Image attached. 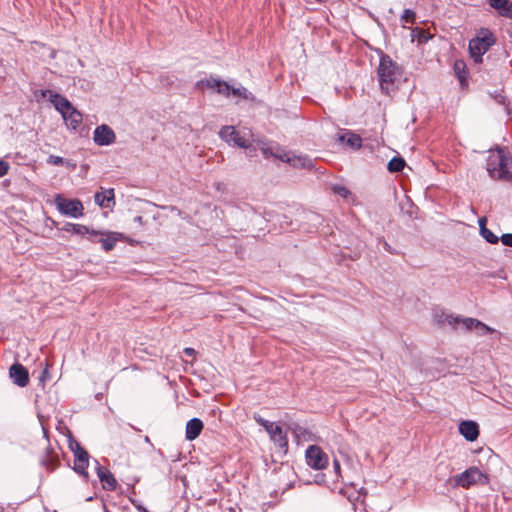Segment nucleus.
Wrapping results in <instances>:
<instances>
[{
    "label": "nucleus",
    "instance_id": "obj_7",
    "mask_svg": "<svg viewBox=\"0 0 512 512\" xmlns=\"http://www.w3.org/2000/svg\"><path fill=\"white\" fill-rule=\"evenodd\" d=\"M447 323L455 327L456 324H462L466 331L477 330L479 335L491 334L494 332V329L487 326L485 323L481 322L475 318H462L460 316H447Z\"/></svg>",
    "mask_w": 512,
    "mask_h": 512
},
{
    "label": "nucleus",
    "instance_id": "obj_18",
    "mask_svg": "<svg viewBox=\"0 0 512 512\" xmlns=\"http://www.w3.org/2000/svg\"><path fill=\"white\" fill-rule=\"evenodd\" d=\"M97 475L103 485V488L108 491H114L117 486V481L113 474L106 470L105 468L101 467L100 465L97 466Z\"/></svg>",
    "mask_w": 512,
    "mask_h": 512
},
{
    "label": "nucleus",
    "instance_id": "obj_42",
    "mask_svg": "<svg viewBox=\"0 0 512 512\" xmlns=\"http://www.w3.org/2000/svg\"><path fill=\"white\" fill-rule=\"evenodd\" d=\"M447 316L449 315L441 312V314H435V319L438 323H444L447 322Z\"/></svg>",
    "mask_w": 512,
    "mask_h": 512
},
{
    "label": "nucleus",
    "instance_id": "obj_30",
    "mask_svg": "<svg viewBox=\"0 0 512 512\" xmlns=\"http://www.w3.org/2000/svg\"><path fill=\"white\" fill-rule=\"evenodd\" d=\"M401 20L405 23H415L416 13L411 9H405L401 16Z\"/></svg>",
    "mask_w": 512,
    "mask_h": 512
},
{
    "label": "nucleus",
    "instance_id": "obj_34",
    "mask_svg": "<svg viewBox=\"0 0 512 512\" xmlns=\"http://www.w3.org/2000/svg\"><path fill=\"white\" fill-rule=\"evenodd\" d=\"M464 69H465L464 62H462V61H456L455 62L454 70H455V73L457 74L458 78L461 81L465 78V75L462 74V73H464Z\"/></svg>",
    "mask_w": 512,
    "mask_h": 512
},
{
    "label": "nucleus",
    "instance_id": "obj_44",
    "mask_svg": "<svg viewBox=\"0 0 512 512\" xmlns=\"http://www.w3.org/2000/svg\"><path fill=\"white\" fill-rule=\"evenodd\" d=\"M48 376V367H46L43 371H42V374H41V377H40V380L42 382H44L46 380Z\"/></svg>",
    "mask_w": 512,
    "mask_h": 512
},
{
    "label": "nucleus",
    "instance_id": "obj_21",
    "mask_svg": "<svg viewBox=\"0 0 512 512\" xmlns=\"http://www.w3.org/2000/svg\"><path fill=\"white\" fill-rule=\"evenodd\" d=\"M285 162L295 168L311 169L313 167V161L306 155L291 154L290 158H285Z\"/></svg>",
    "mask_w": 512,
    "mask_h": 512
},
{
    "label": "nucleus",
    "instance_id": "obj_36",
    "mask_svg": "<svg viewBox=\"0 0 512 512\" xmlns=\"http://www.w3.org/2000/svg\"><path fill=\"white\" fill-rule=\"evenodd\" d=\"M47 163L51 164V165L59 166V165H62L64 163V159L62 157H60V156L50 155L47 158Z\"/></svg>",
    "mask_w": 512,
    "mask_h": 512
},
{
    "label": "nucleus",
    "instance_id": "obj_33",
    "mask_svg": "<svg viewBox=\"0 0 512 512\" xmlns=\"http://www.w3.org/2000/svg\"><path fill=\"white\" fill-rule=\"evenodd\" d=\"M233 95L235 97H241V98H244V99H247L248 96H247V89L244 88V87H238V88H233L231 87V91H230V95Z\"/></svg>",
    "mask_w": 512,
    "mask_h": 512
},
{
    "label": "nucleus",
    "instance_id": "obj_35",
    "mask_svg": "<svg viewBox=\"0 0 512 512\" xmlns=\"http://www.w3.org/2000/svg\"><path fill=\"white\" fill-rule=\"evenodd\" d=\"M261 152L265 158L274 157L275 146L264 145L261 147Z\"/></svg>",
    "mask_w": 512,
    "mask_h": 512
},
{
    "label": "nucleus",
    "instance_id": "obj_46",
    "mask_svg": "<svg viewBox=\"0 0 512 512\" xmlns=\"http://www.w3.org/2000/svg\"><path fill=\"white\" fill-rule=\"evenodd\" d=\"M479 226H480V229L482 228V226H485L486 225V218L485 217H482L479 219Z\"/></svg>",
    "mask_w": 512,
    "mask_h": 512
},
{
    "label": "nucleus",
    "instance_id": "obj_3",
    "mask_svg": "<svg viewBox=\"0 0 512 512\" xmlns=\"http://www.w3.org/2000/svg\"><path fill=\"white\" fill-rule=\"evenodd\" d=\"M377 75L381 90L388 94L397 78V66L388 55L381 56Z\"/></svg>",
    "mask_w": 512,
    "mask_h": 512
},
{
    "label": "nucleus",
    "instance_id": "obj_10",
    "mask_svg": "<svg viewBox=\"0 0 512 512\" xmlns=\"http://www.w3.org/2000/svg\"><path fill=\"white\" fill-rule=\"evenodd\" d=\"M115 133L108 125H100L94 130L93 139L99 146H106L114 143Z\"/></svg>",
    "mask_w": 512,
    "mask_h": 512
},
{
    "label": "nucleus",
    "instance_id": "obj_47",
    "mask_svg": "<svg viewBox=\"0 0 512 512\" xmlns=\"http://www.w3.org/2000/svg\"><path fill=\"white\" fill-rule=\"evenodd\" d=\"M185 353L187 355H193L195 353L194 349L193 348H186L185 349Z\"/></svg>",
    "mask_w": 512,
    "mask_h": 512
},
{
    "label": "nucleus",
    "instance_id": "obj_25",
    "mask_svg": "<svg viewBox=\"0 0 512 512\" xmlns=\"http://www.w3.org/2000/svg\"><path fill=\"white\" fill-rule=\"evenodd\" d=\"M70 447L74 453V461H89L88 452L78 442L71 444Z\"/></svg>",
    "mask_w": 512,
    "mask_h": 512
},
{
    "label": "nucleus",
    "instance_id": "obj_17",
    "mask_svg": "<svg viewBox=\"0 0 512 512\" xmlns=\"http://www.w3.org/2000/svg\"><path fill=\"white\" fill-rule=\"evenodd\" d=\"M488 4L497 11L499 16L512 18V1L511 0H487Z\"/></svg>",
    "mask_w": 512,
    "mask_h": 512
},
{
    "label": "nucleus",
    "instance_id": "obj_4",
    "mask_svg": "<svg viewBox=\"0 0 512 512\" xmlns=\"http://www.w3.org/2000/svg\"><path fill=\"white\" fill-rule=\"evenodd\" d=\"M495 43L493 34L486 30L481 37H476L469 42V52L475 63H482L483 55Z\"/></svg>",
    "mask_w": 512,
    "mask_h": 512
},
{
    "label": "nucleus",
    "instance_id": "obj_19",
    "mask_svg": "<svg viewBox=\"0 0 512 512\" xmlns=\"http://www.w3.org/2000/svg\"><path fill=\"white\" fill-rule=\"evenodd\" d=\"M95 203L102 208H112L115 205L114 189H106L97 192L94 196Z\"/></svg>",
    "mask_w": 512,
    "mask_h": 512
},
{
    "label": "nucleus",
    "instance_id": "obj_8",
    "mask_svg": "<svg viewBox=\"0 0 512 512\" xmlns=\"http://www.w3.org/2000/svg\"><path fill=\"white\" fill-rule=\"evenodd\" d=\"M219 137L231 146L240 148H248L250 146L249 141L234 126H223L219 131Z\"/></svg>",
    "mask_w": 512,
    "mask_h": 512
},
{
    "label": "nucleus",
    "instance_id": "obj_24",
    "mask_svg": "<svg viewBox=\"0 0 512 512\" xmlns=\"http://www.w3.org/2000/svg\"><path fill=\"white\" fill-rule=\"evenodd\" d=\"M411 38L412 41L417 40L419 44H424L432 38V34L426 30L416 27L411 30Z\"/></svg>",
    "mask_w": 512,
    "mask_h": 512
},
{
    "label": "nucleus",
    "instance_id": "obj_38",
    "mask_svg": "<svg viewBox=\"0 0 512 512\" xmlns=\"http://www.w3.org/2000/svg\"><path fill=\"white\" fill-rule=\"evenodd\" d=\"M334 192L344 198H346L348 196V194L350 193L349 190L347 188H345L344 186H336L334 188Z\"/></svg>",
    "mask_w": 512,
    "mask_h": 512
},
{
    "label": "nucleus",
    "instance_id": "obj_48",
    "mask_svg": "<svg viewBox=\"0 0 512 512\" xmlns=\"http://www.w3.org/2000/svg\"><path fill=\"white\" fill-rule=\"evenodd\" d=\"M134 221L139 223V224H142L143 223V217L142 216H136L134 218Z\"/></svg>",
    "mask_w": 512,
    "mask_h": 512
},
{
    "label": "nucleus",
    "instance_id": "obj_37",
    "mask_svg": "<svg viewBox=\"0 0 512 512\" xmlns=\"http://www.w3.org/2000/svg\"><path fill=\"white\" fill-rule=\"evenodd\" d=\"M501 242L505 246L512 247V234L511 233L503 234L501 236Z\"/></svg>",
    "mask_w": 512,
    "mask_h": 512
},
{
    "label": "nucleus",
    "instance_id": "obj_28",
    "mask_svg": "<svg viewBox=\"0 0 512 512\" xmlns=\"http://www.w3.org/2000/svg\"><path fill=\"white\" fill-rule=\"evenodd\" d=\"M481 236L491 244H496L499 241L498 236H496L490 229H488L486 226H482L480 231Z\"/></svg>",
    "mask_w": 512,
    "mask_h": 512
},
{
    "label": "nucleus",
    "instance_id": "obj_6",
    "mask_svg": "<svg viewBox=\"0 0 512 512\" xmlns=\"http://www.w3.org/2000/svg\"><path fill=\"white\" fill-rule=\"evenodd\" d=\"M453 480L455 487L469 488L476 484H486L488 482V477L477 467L473 466L456 475Z\"/></svg>",
    "mask_w": 512,
    "mask_h": 512
},
{
    "label": "nucleus",
    "instance_id": "obj_40",
    "mask_svg": "<svg viewBox=\"0 0 512 512\" xmlns=\"http://www.w3.org/2000/svg\"><path fill=\"white\" fill-rule=\"evenodd\" d=\"M131 503L139 512H149V510L145 508L142 504H140L138 501L131 499Z\"/></svg>",
    "mask_w": 512,
    "mask_h": 512
},
{
    "label": "nucleus",
    "instance_id": "obj_1",
    "mask_svg": "<svg viewBox=\"0 0 512 512\" xmlns=\"http://www.w3.org/2000/svg\"><path fill=\"white\" fill-rule=\"evenodd\" d=\"M486 170L494 180H512V158L507 155L503 148L489 150L486 160Z\"/></svg>",
    "mask_w": 512,
    "mask_h": 512
},
{
    "label": "nucleus",
    "instance_id": "obj_2",
    "mask_svg": "<svg viewBox=\"0 0 512 512\" xmlns=\"http://www.w3.org/2000/svg\"><path fill=\"white\" fill-rule=\"evenodd\" d=\"M42 96H49V101L62 115L68 128L76 130L82 123V114L64 96L51 90L42 91Z\"/></svg>",
    "mask_w": 512,
    "mask_h": 512
},
{
    "label": "nucleus",
    "instance_id": "obj_41",
    "mask_svg": "<svg viewBox=\"0 0 512 512\" xmlns=\"http://www.w3.org/2000/svg\"><path fill=\"white\" fill-rule=\"evenodd\" d=\"M381 241H382V243H383V248H384L387 252H389L390 254H396V253H397V251H396L394 248H392V247L390 246V244H389L387 241H385L384 239H382Z\"/></svg>",
    "mask_w": 512,
    "mask_h": 512
},
{
    "label": "nucleus",
    "instance_id": "obj_45",
    "mask_svg": "<svg viewBox=\"0 0 512 512\" xmlns=\"http://www.w3.org/2000/svg\"><path fill=\"white\" fill-rule=\"evenodd\" d=\"M504 99H505V98H504V96H502V95H497V96H495V100H496L498 103H500V104H503V103H504Z\"/></svg>",
    "mask_w": 512,
    "mask_h": 512
},
{
    "label": "nucleus",
    "instance_id": "obj_9",
    "mask_svg": "<svg viewBox=\"0 0 512 512\" xmlns=\"http://www.w3.org/2000/svg\"><path fill=\"white\" fill-rule=\"evenodd\" d=\"M307 464L316 470H322L328 465V457L325 452L318 446H309L306 450Z\"/></svg>",
    "mask_w": 512,
    "mask_h": 512
},
{
    "label": "nucleus",
    "instance_id": "obj_13",
    "mask_svg": "<svg viewBox=\"0 0 512 512\" xmlns=\"http://www.w3.org/2000/svg\"><path fill=\"white\" fill-rule=\"evenodd\" d=\"M123 239V234L113 231H102L99 238L102 248L105 251H111L116 246L117 242Z\"/></svg>",
    "mask_w": 512,
    "mask_h": 512
},
{
    "label": "nucleus",
    "instance_id": "obj_27",
    "mask_svg": "<svg viewBox=\"0 0 512 512\" xmlns=\"http://www.w3.org/2000/svg\"><path fill=\"white\" fill-rule=\"evenodd\" d=\"M89 461H74V471L83 476L85 479L88 478L87 468Z\"/></svg>",
    "mask_w": 512,
    "mask_h": 512
},
{
    "label": "nucleus",
    "instance_id": "obj_49",
    "mask_svg": "<svg viewBox=\"0 0 512 512\" xmlns=\"http://www.w3.org/2000/svg\"><path fill=\"white\" fill-rule=\"evenodd\" d=\"M334 467H335V469H336L337 471H339V470H340V464H339V462H338L337 460H335V461H334Z\"/></svg>",
    "mask_w": 512,
    "mask_h": 512
},
{
    "label": "nucleus",
    "instance_id": "obj_16",
    "mask_svg": "<svg viewBox=\"0 0 512 512\" xmlns=\"http://www.w3.org/2000/svg\"><path fill=\"white\" fill-rule=\"evenodd\" d=\"M203 422L199 418H192L186 423L185 427V438L189 441H193L199 437L203 430Z\"/></svg>",
    "mask_w": 512,
    "mask_h": 512
},
{
    "label": "nucleus",
    "instance_id": "obj_14",
    "mask_svg": "<svg viewBox=\"0 0 512 512\" xmlns=\"http://www.w3.org/2000/svg\"><path fill=\"white\" fill-rule=\"evenodd\" d=\"M338 141L352 150H358L362 146V138L360 135L349 130H344L342 134H339Z\"/></svg>",
    "mask_w": 512,
    "mask_h": 512
},
{
    "label": "nucleus",
    "instance_id": "obj_32",
    "mask_svg": "<svg viewBox=\"0 0 512 512\" xmlns=\"http://www.w3.org/2000/svg\"><path fill=\"white\" fill-rule=\"evenodd\" d=\"M290 155H291L290 152L284 151L283 149H281V147L279 145L275 146L274 158L279 159V160L285 162V158L286 157L290 158Z\"/></svg>",
    "mask_w": 512,
    "mask_h": 512
},
{
    "label": "nucleus",
    "instance_id": "obj_12",
    "mask_svg": "<svg viewBox=\"0 0 512 512\" xmlns=\"http://www.w3.org/2000/svg\"><path fill=\"white\" fill-rule=\"evenodd\" d=\"M459 432L467 441L473 442L479 436V426L471 420L462 421L459 424Z\"/></svg>",
    "mask_w": 512,
    "mask_h": 512
},
{
    "label": "nucleus",
    "instance_id": "obj_39",
    "mask_svg": "<svg viewBox=\"0 0 512 512\" xmlns=\"http://www.w3.org/2000/svg\"><path fill=\"white\" fill-rule=\"evenodd\" d=\"M9 170V165L7 162L0 160V177H3L7 174Z\"/></svg>",
    "mask_w": 512,
    "mask_h": 512
},
{
    "label": "nucleus",
    "instance_id": "obj_15",
    "mask_svg": "<svg viewBox=\"0 0 512 512\" xmlns=\"http://www.w3.org/2000/svg\"><path fill=\"white\" fill-rule=\"evenodd\" d=\"M198 85H205L210 89H215L217 93L223 96H230L231 86L227 82L220 79L211 77L205 81L198 82Z\"/></svg>",
    "mask_w": 512,
    "mask_h": 512
},
{
    "label": "nucleus",
    "instance_id": "obj_31",
    "mask_svg": "<svg viewBox=\"0 0 512 512\" xmlns=\"http://www.w3.org/2000/svg\"><path fill=\"white\" fill-rule=\"evenodd\" d=\"M102 231L100 230H94L89 228V232L86 233L87 239L92 243H98L99 238L101 236Z\"/></svg>",
    "mask_w": 512,
    "mask_h": 512
},
{
    "label": "nucleus",
    "instance_id": "obj_26",
    "mask_svg": "<svg viewBox=\"0 0 512 512\" xmlns=\"http://www.w3.org/2000/svg\"><path fill=\"white\" fill-rule=\"evenodd\" d=\"M405 167V161L401 157H394L388 162V170L390 172H400Z\"/></svg>",
    "mask_w": 512,
    "mask_h": 512
},
{
    "label": "nucleus",
    "instance_id": "obj_50",
    "mask_svg": "<svg viewBox=\"0 0 512 512\" xmlns=\"http://www.w3.org/2000/svg\"><path fill=\"white\" fill-rule=\"evenodd\" d=\"M105 512H109L107 509H105Z\"/></svg>",
    "mask_w": 512,
    "mask_h": 512
},
{
    "label": "nucleus",
    "instance_id": "obj_23",
    "mask_svg": "<svg viewBox=\"0 0 512 512\" xmlns=\"http://www.w3.org/2000/svg\"><path fill=\"white\" fill-rule=\"evenodd\" d=\"M61 229L65 232H70L81 236H85L86 233L89 232V228L87 226L70 222L65 223Z\"/></svg>",
    "mask_w": 512,
    "mask_h": 512
},
{
    "label": "nucleus",
    "instance_id": "obj_11",
    "mask_svg": "<svg viewBox=\"0 0 512 512\" xmlns=\"http://www.w3.org/2000/svg\"><path fill=\"white\" fill-rule=\"evenodd\" d=\"M12 382L19 387H26L29 383L28 370L20 363H14L9 369Z\"/></svg>",
    "mask_w": 512,
    "mask_h": 512
},
{
    "label": "nucleus",
    "instance_id": "obj_5",
    "mask_svg": "<svg viewBox=\"0 0 512 512\" xmlns=\"http://www.w3.org/2000/svg\"><path fill=\"white\" fill-rule=\"evenodd\" d=\"M54 204L64 216L77 219L84 215V206L79 199H68L61 194H56Z\"/></svg>",
    "mask_w": 512,
    "mask_h": 512
},
{
    "label": "nucleus",
    "instance_id": "obj_29",
    "mask_svg": "<svg viewBox=\"0 0 512 512\" xmlns=\"http://www.w3.org/2000/svg\"><path fill=\"white\" fill-rule=\"evenodd\" d=\"M253 418L259 425H261L265 429L267 433H269V431L274 429V427L277 425L271 421L262 418L260 415L257 414H255Z\"/></svg>",
    "mask_w": 512,
    "mask_h": 512
},
{
    "label": "nucleus",
    "instance_id": "obj_20",
    "mask_svg": "<svg viewBox=\"0 0 512 512\" xmlns=\"http://www.w3.org/2000/svg\"><path fill=\"white\" fill-rule=\"evenodd\" d=\"M41 465L48 471H54L60 464L59 456L51 448H47L41 457Z\"/></svg>",
    "mask_w": 512,
    "mask_h": 512
},
{
    "label": "nucleus",
    "instance_id": "obj_22",
    "mask_svg": "<svg viewBox=\"0 0 512 512\" xmlns=\"http://www.w3.org/2000/svg\"><path fill=\"white\" fill-rule=\"evenodd\" d=\"M270 439L281 449H286L288 447V438L283 429L276 425L274 429L269 431Z\"/></svg>",
    "mask_w": 512,
    "mask_h": 512
},
{
    "label": "nucleus",
    "instance_id": "obj_43",
    "mask_svg": "<svg viewBox=\"0 0 512 512\" xmlns=\"http://www.w3.org/2000/svg\"><path fill=\"white\" fill-rule=\"evenodd\" d=\"M169 209H170V211H171V212L176 213V215H177V216H179V217H181V218H183V219H185V218H186V217H185V213H184L183 211H181L180 209H178L177 207H175V206H170V207H169Z\"/></svg>",
    "mask_w": 512,
    "mask_h": 512
}]
</instances>
